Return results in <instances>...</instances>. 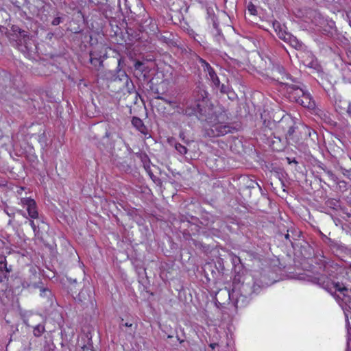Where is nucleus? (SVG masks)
I'll return each instance as SVG.
<instances>
[{
  "mask_svg": "<svg viewBox=\"0 0 351 351\" xmlns=\"http://www.w3.org/2000/svg\"><path fill=\"white\" fill-rule=\"evenodd\" d=\"M207 97L206 90L197 86L194 93V100L187 101L183 108L176 106L180 108L178 112L188 117L195 116L199 121L210 124V128L205 130V135L208 137L221 136L236 132V128L228 122L226 112L215 110Z\"/></svg>",
  "mask_w": 351,
  "mask_h": 351,
  "instance_id": "f257e3e1",
  "label": "nucleus"
},
{
  "mask_svg": "<svg viewBox=\"0 0 351 351\" xmlns=\"http://www.w3.org/2000/svg\"><path fill=\"white\" fill-rule=\"evenodd\" d=\"M114 129L107 122H101L91 129L90 138L95 141L100 149L111 147L114 145Z\"/></svg>",
  "mask_w": 351,
  "mask_h": 351,
  "instance_id": "f03ea898",
  "label": "nucleus"
},
{
  "mask_svg": "<svg viewBox=\"0 0 351 351\" xmlns=\"http://www.w3.org/2000/svg\"><path fill=\"white\" fill-rule=\"evenodd\" d=\"M263 286L256 283L253 280L247 282H243L239 287L240 295L237 297L233 302V304L236 308L244 306L248 302L247 299L251 297L253 293H258Z\"/></svg>",
  "mask_w": 351,
  "mask_h": 351,
  "instance_id": "7ed1b4c3",
  "label": "nucleus"
},
{
  "mask_svg": "<svg viewBox=\"0 0 351 351\" xmlns=\"http://www.w3.org/2000/svg\"><path fill=\"white\" fill-rule=\"evenodd\" d=\"M286 82L281 83L285 85L289 99L293 101L298 103L300 99L306 92L304 88V84L296 78H293L290 74L286 75Z\"/></svg>",
  "mask_w": 351,
  "mask_h": 351,
  "instance_id": "20e7f679",
  "label": "nucleus"
},
{
  "mask_svg": "<svg viewBox=\"0 0 351 351\" xmlns=\"http://www.w3.org/2000/svg\"><path fill=\"white\" fill-rule=\"evenodd\" d=\"M285 121H287L288 123H291L286 134V139L287 141L291 140L295 143H297L298 141V138L297 137L296 133L299 132L300 133H304L305 134L311 135V129L306 126H302L300 128H299L298 126H296L295 124L293 123V121L291 119H282L281 122L284 123Z\"/></svg>",
  "mask_w": 351,
  "mask_h": 351,
  "instance_id": "39448f33",
  "label": "nucleus"
},
{
  "mask_svg": "<svg viewBox=\"0 0 351 351\" xmlns=\"http://www.w3.org/2000/svg\"><path fill=\"white\" fill-rule=\"evenodd\" d=\"M43 317L41 315L35 314L29 317L27 319L26 324L33 328L34 335L40 337L45 331V325L42 323Z\"/></svg>",
  "mask_w": 351,
  "mask_h": 351,
  "instance_id": "423d86ee",
  "label": "nucleus"
},
{
  "mask_svg": "<svg viewBox=\"0 0 351 351\" xmlns=\"http://www.w3.org/2000/svg\"><path fill=\"white\" fill-rule=\"evenodd\" d=\"M11 31L13 32V34L16 37V38L21 43V45L23 44L25 50L22 49L23 51H28L29 50L28 47V42L30 40L29 32L27 30L22 29L18 25H12L11 27Z\"/></svg>",
  "mask_w": 351,
  "mask_h": 351,
  "instance_id": "0eeeda50",
  "label": "nucleus"
},
{
  "mask_svg": "<svg viewBox=\"0 0 351 351\" xmlns=\"http://www.w3.org/2000/svg\"><path fill=\"white\" fill-rule=\"evenodd\" d=\"M26 5L29 10V13L32 18L34 16H37L43 21H45L47 20V16H43L41 14L42 10H45V6L40 0H34L32 2L26 1Z\"/></svg>",
  "mask_w": 351,
  "mask_h": 351,
  "instance_id": "6e6552de",
  "label": "nucleus"
},
{
  "mask_svg": "<svg viewBox=\"0 0 351 351\" xmlns=\"http://www.w3.org/2000/svg\"><path fill=\"white\" fill-rule=\"evenodd\" d=\"M74 298L84 306L93 305V296L89 287L82 289Z\"/></svg>",
  "mask_w": 351,
  "mask_h": 351,
  "instance_id": "1a4fd4ad",
  "label": "nucleus"
},
{
  "mask_svg": "<svg viewBox=\"0 0 351 351\" xmlns=\"http://www.w3.org/2000/svg\"><path fill=\"white\" fill-rule=\"evenodd\" d=\"M234 287L232 289V293L230 292V289L227 288L219 289L215 295V302L218 303L219 305H224L226 302H229L230 300H232L234 298Z\"/></svg>",
  "mask_w": 351,
  "mask_h": 351,
  "instance_id": "9d476101",
  "label": "nucleus"
},
{
  "mask_svg": "<svg viewBox=\"0 0 351 351\" xmlns=\"http://www.w3.org/2000/svg\"><path fill=\"white\" fill-rule=\"evenodd\" d=\"M21 203L23 206H26L28 215L30 218L37 219L38 217L37 206L34 199L29 197L21 198Z\"/></svg>",
  "mask_w": 351,
  "mask_h": 351,
  "instance_id": "9b49d317",
  "label": "nucleus"
},
{
  "mask_svg": "<svg viewBox=\"0 0 351 351\" xmlns=\"http://www.w3.org/2000/svg\"><path fill=\"white\" fill-rule=\"evenodd\" d=\"M312 282L326 290L335 298H339L335 292H332V287H330V280L326 275H320L318 277H314Z\"/></svg>",
  "mask_w": 351,
  "mask_h": 351,
  "instance_id": "f8f14e48",
  "label": "nucleus"
},
{
  "mask_svg": "<svg viewBox=\"0 0 351 351\" xmlns=\"http://www.w3.org/2000/svg\"><path fill=\"white\" fill-rule=\"evenodd\" d=\"M117 73L118 77L120 80H121L122 77L125 78V86L127 87L130 95L134 97V104H136L137 103L138 97H140V95L137 91H136L132 82L129 79L128 76L124 71L119 70Z\"/></svg>",
  "mask_w": 351,
  "mask_h": 351,
  "instance_id": "ddd939ff",
  "label": "nucleus"
},
{
  "mask_svg": "<svg viewBox=\"0 0 351 351\" xmlns=\"http://www.w3.org/2000/svg\"><path fill=\"white\" fill-rule=\"evenodd\" d=\"M199 62L204 71L208 72V78L215 86H219V79L213 67L204 59L200 58Z\"/></svg>",
  "mask_w": 351,
  "mask_h": 351,
  "instance_id": "4468645a",
  "label": "nucleus"
},
{
  "mask_svg": "<svg viewBox=\"0 0 351 351\" xmlns=\"http://www.w3.org/2000/svg\"><path fill=\"white\" fill-rule=\"evenodd\" d=\"M134 75L137 78L141 79L142 77L144 80L147 79L149 69L144 62L136 60L134 64Z\"/></svg>",
  "mask_w": 351,
  "mask_h": 351,
  "instance_id": "2eb2a0df",
  "label": "nucleus"
},
{
  "mask_svg": "<svg viewBox=\"0 0 351 351\" xmlns=\"http://www.w3.org/2000/svg\"><path fill=\"white\" fill-rule=\"evenodd\" d=\"M207 14L208 17L210 19L213 27L215 29V33H214V35L216 36L217 40L219 43L221 41V38H223L222 36L221 35V31L218 28V23H217L216 16L215 15L214 11L212 8L208 7L206 8Z\"/></svg>",
  "mask_w": 351,
  "mask_h": 351,
  "instance_id": "dca6fc26",
  "label": "nucleus"
},
{
  "mask_svg": "<svg viewBox=\"0 0 351 351\" xmlns=\"http://www.w3.org/2000/svg\"><path fill=\"white\" fill-rule=\"evenodd\" d=\"M304 108L313 109L315 106V104L309 93L305 92L303 96L300 99L298 103Z\"/></svg>",
  "mask_w": 351,
  "mask_h": 351,
  "instance_id": "f3484780",
  "label": "nucleus"
},
{
  "mask_svg": "<svg viewBox=\"0 0 351 351\" xmlns=\"http://www.w3.org/2000/svg\"><path fill=\"white\" fill-rule=\"evenodd\" d=\"M132 124L142 134H147V129L140 118L134 117L132 119Z\"/></svg>",
  "mask_w": 351,
  "mask_h": 351,
  "instance_id": "a211bd4d",
  "label": "nucleus"
},
{
  "mask_svg": "<svg viewBox=\"0 0 351 351\" xmlns=\"http://www.w3.org/2000/svg\"><path fill=\"white\" fill-rule=\"evenodd\" d=\"M11 271H12V266L8 265L5 256L0 254V273L10 274Z\"/></svg>",
  "mask_w": 351,
  "mask_h": 351,
  "instance_id": "6ab92c4d",
  "label": "nucleus"
},
{
  "mask_svg": "<svg viewBox=\"0 0 351 351\" xmlns=\"http://www.w3.org/2000/svg\"><path fill=\"white\" fill-rule=\"evenodd\" d=\"M206 226H208L209 230H214L216 233H219L220 231V229L223 227V221L219 219H217L216 221H213L210 223L209 222L204 224Z\"/></svg>",
  "mask_w": 351,
  "mask_h": 351,
  "instance_id": "aec40b11",
  "label": "nucleus"
},
{
  "mask_svg": "<svg viewBox=\"0 0 351 351\" xmlns=\"http://www.w3.org/2000/svg\"><path fill=\"white\" fill-rule=\"evenodd\" d=\"M171 34L160 35L159 40L169 47H177L176 42L173 40Z\"/></svg>",
  "mask_w": 351,
  "mask_h": 351,
  "instance_id": "412c9836",
  "label": "nucleus"
},
{
  "mask_svg": "<svg viewBox=\"0 0 351 351\" xmlns=\"http://www.w3.org/2000/svg\"><path fill=\"white\" fill-rule=\"evenodd\" d=\"M287 43H289L293 48L298 49L302 47V43L297 39V38L293 35L288 36Z\"/></svg>",
  "mask_w": 351,
  "mask_h": 351,
  "instance_id": "4be33fe9",
  "label": "nucleus"
},
{
  "mask_svg": "<svg viewBox=\"0 0 351 351\" xmlns=\"http://www.w3.org/2000/svg\"><path fill=\"white\" fill-rule=\"evenodd\" d=\"M90 62L98 70L103 66V61L100 58L95 57L93 53H90Z\"/></svg>",
  "mask_w": 351,
  "mask_h": 351,
  "instance_id": "5701e85b",
  "label": "nucleus"
},
{
  "mask_svg": "<svg viewBox=\"0 0 351 351\" xmlns=\"http://www.w3.org/2000/svg\"><path fill=\"white\" fill-rule=\"evenodd\" d=\"M137 158H138L143 163V166L150 163V160L148 156L145 153L137 152L135 154Z\"/></svg>",
  "mask_w": 351,
  "mask_h": 351,
  "instance_id": "b1692460",
  "label": "nucleus"
},
{
  "mask_svg": "<svg viewBox=\"0 0 351 351\" xmlns=\"http://www.w3.org/2000/svg\"><path fill=\"white\" fill-rule=\"evenodd\" d=\"M330 287L332 288L334 287L336 291L342 293L344 295H346L344 292L348 291V289L344 286H341L339 282H335L330 281Z\"/></svg>",
  "mask_w": 351,
  "mask_h": 351,
  "instance_id": "393cba45",
  "label": "nucleus"
},
{
  "mask_svg": "<svg viewBox=\"0 0 351 351\" xmlns=\"http://www.w3.org/2000/svg\"><path fill=\"white\" fill-rule=\"evenodd\" d=\"M175 149L182 155H184L187 153V148L185 145H182L181 143H176L174 145Z\"/></svg>",
  "mask_w": 351,
  "mask_h": 351,
  "instance_id": "a878e982",
  "label": "nucleus"
},
{
  "mask_svg": "<svg viewBox=\"0 0 351 351\" xmlns=\"http://www.w3.org/2000/svg\"><path fill=\"white\" fill-rule=\"evenodd\" d=\"M277 35L279 37V38H280L281 40H283L284 41L287 42V40H288V36H289L291 35V34L287 33V32L283 31L282 29H280L278 32Z\"/></svg>",
  "mask_w": 351,
  "mask_h": 351,
  "instance_id": "bb28decb",
  "label": "nucleus"
},
{
  "mask_svg": "<svg viewBox=\"0 0 351 351\" xmlns=\"http://www.w3.org/2000/svg\"><path fill=\"white\" fill-rule=\"evenodd\" d=\"M155 99H159V100H162L165 103L170 105V106H173L176 104V101H173V100H170V99H168L167 98H165L162 96H160V95H158L155 97Z\"/></svg>",
  "mask_w": 351,
  "mask_h": 351,
  "instance_id": "cd10ccee",
  "label": "nucleus"
},
{
  "mask_svg": "<svg viewBox=\"0 0 351 351\" xmlns=\"http://www.w3.org/2000/svg\"><path fill=\"white\" fill-rule=\"evenodd\" d=\"M143 168L145 169L146 172L148 173V175L149 176L151 179L154 181L156 176L154 175V173L151 169L150 163L148 165H144Z\"/></svg>",
  "mask_w": 351,
  "mask_h": 351,
  "instance_id": "c85d7f7f",
  "label": "nucleus"
},
{
  "mask_svg": "<svg viewBox=\"0 0 351 351\" xmlns=\"http://www.w3.org/2000/svg\"><path fill=\"white\" fill-rule=\"evenodd\" d=\"M19 15L25 18L26 19L30 20L32 19V16L29 14V13H27L26 11L22 10L20 8H19Z\"/></svg>",
  "mask_w": 351,
  "mask_h": 351,
  "instance_id": "c756f323",
  "label": "nucleus"
},
{
  "mask_svg": "<svg viewBox=\"0 0 351 351\" xmlns=\"http://www.w3.org/2000/svg\"><path fill=\"white\" fill-rule=\"evenodd\" d=\"M220 88V92L223 94H228L230 92V87L228 85L222 84L218 86Z\"/></svg>",
  "mask_w": 351,
  "mask_h": 351,
  "instance_id": "7c9ffc66",
  "label": "nucleus"
},
{
  "mask_svg": "<svg viewBox=\"0 0 351 351\" xmlns=\"http://www.w3.org/2000/svg\"><path fill=\"white\" fill-rule=\"evenodd\" d=\"M341 102H342L341 100H339V101H335L336 110H339L340 112H341V110L347 109V108H346L345 106L344 107L342 106V104H341Z\"/></svg>",
  "mask_w": 351,
  "mask_h": 351,
  "instance_id": "2f4dec72",
  "label": "nucleus"
},
{
  "mask_svg": "<svg viewBox=\"0 0 351 351\" xmlns=\"http://www.w3.org/2000/svg\"><path fill=\"white\" fill-rule=\"evenodd\" d=\"M30 226L32 228L35 234L36 235L39 231L38 226L36 225L33 220H30Z\"/></svg>",
  "mask_w": 351,
  "mask_h": 351,
  "instance_id": "473e14b6",
  "label": "nucleus"
},
{
  "mask_svg": "<svg viewBox=\"0 0 351 351\" xmlns=\"http://www.w3.org/2000/svg\"><path fill=\"white\" fill-rule=\"evenodd\" d=\"M179 136L185 144L189 145L191 141L188 139H186V136L184 132H180Z\"/></svg>",
  "mask_w": 351,
  "mask_h": 351,
  "instance_id": "72a5a7b5",
  "label": "nucleus"
},
{
  "mask_svg": "<svg viewBox=\"0 0 351 351\" xmlns=\"http://www.w3.org/2000/svg\"><path fill=\"white\" fill-rule=\"evenodd\" d=\"M65 278H66V280L68 282H69L71 285H73V284H76L77 283V279L76 278H73L72 277H69L68 276H65Z\"/></svg>",
  "mask_w": 351,
  "mask_h": 351,
  "instance_id": "f704fd0d",
  "label": "nucleus"
},
{
  "mask_svg": "<svg viewBox=\"0 0 351 351\" xmlns=\"http://www.w3.org/2000/svg\"><path fill=\"white\" fill-rule=\"evenodd\" d=\"M62 22V19L60 16H57L53 19V20L51 22V24L53 25H58Z\"/></svg>",
  "mask_w": 351,
  "mask_h": 351,
  "instance_id": "c9c22d12",
  "label": "nucleus"
},
{
  "mask_svg": "<svg viewBox=\"0 0 351 351\" xmlns=\"http://www.w3.org/2000/svg\"><path fill=\"white\" fill-rule=\"evenodd\" d=\"M273 26L275 29V31L278 33L280 29H282L280 24L278 22L274 23Z\"/></svg>",
  "mask_w": 351,
  "mask_h": 351,
  "instance_id": "e433bc0d",
  "label": "nucleus"
},
{
  "mask_svg": "<svg viewBox=\"0 0 351 351\" xmlns=\"http://www.w3.org/2000/svg\"><path fill=\"white\" fill-rule=\"evenodd\" d=\"M327 204H328V205L329 206H330V207H332V206L335 207V206H337V202H334L333 200L328 201V202H327Z\"/></svg>",
  "mask_w": 351,
  "mask_h": 351,
  "instance_id": "4c0bfd02",
  "label": "nucleus"
},
{
  "mask_svg": "<svg viewBox=\"0 0 351 351\" xmlns=\"http://www.w3.org/2000/svg\"><path fill=\"white\" fill-rule=\"evenodd\" d=\"M322 168L329 175V176L330 177H333L334 176V174L332 172V171L330 170H328V169H324V167H322Z\"/></svg>",
  "mask_w": 351,
  "mask_h": 351,
  "instance_id": "58836bf2",
  "label": "nucleus"
},
{
  "mask_svg": "<svg viewBox=\"0 0 351 351\" xmlns=\"http://www.w3.org/2000/svg\"><path fill=\"white\" fill-rule=\"evenodd\" d=\"M248 10L251 12V14H254V12H256V9L253 5L251 7H249Z\"/></svg>",
  "mask_w": 351,
  "mask_h": 351,
  "instance_id": "ea45409f",
  "label": "nucleus"
},
{
  "mask_svg": "<svg viewBox=\"0 0 351 351\" xmlns=\"http://www.w3.org/2000/svg\"><path fill=\"white\" fill-rule=\"evenodd\" d=\"M274 139H275V140H274V141H273V145H274V144H275L276 143H277V142H279V143H280V142L281 141V139H280V138H279V137H276V136H274Z\"/></svg>",
  "mask_w": 351,
  "mask_h": 351,
  "instance_id": "a19ab883",
  "label": "nucleus"
},
{
  "mask_svg": "<svg viewBox=\"0 0 351 351\" xmlns=\"http://www.w3.org/2000/svg\"><path fill=\"white\" fill-rule=\"evenodd\" d=\"M287 160L289 164L291 162H294L295 164L298 163V162L296 161V160L295 158H293L292 160H291V159L289 158H287Z\"/></svg>",
  "mask_w": 351,
  "mask_h": 351,
  "instance_id": "79ce46f5",
  "label": "nucleus"
},
{
  "mask_svg": "<svg viewBox=\"0 0 351 351\" xmlns=\"http://www.w3.org/2000/svg\"><path fill=\"white\" fill-rule=\"evenodd\" d=\"M70 291H71L72 295H73V293H77V289L75 288H73V287H70Z\"/></svg>",
  "mask_w": 351,
  "mask_h": 351,
  "instance_id": "37998d69",
  "label": "nucleus"
},
{
  "mask_svg": "<svg viewBox=\"0 0 351 351\" xmlns=\"http://www.w3.org/2000/svg\"><path fill=\"white\" fill-rule=\"evenodd\" d=\"M314 64H314V62H313V61H311L310 63H308V64H307V66H309V67H311V68H313V67H314Z\"/></svg>",
  "mask_w": 351,
  "mask_h": 351,
  "instance_id": "c03bdc74",
  "label": "nucleus"
},
{
  "mask_svg": "<svg viewBox=\"0 0 351 351\" xmlns=\"http://www.w3.org/2000/svg\"><path fill=\"white\" fill-rule=\"evenodd\" d=\"M177 339H178V341H179V342L180 343H182L184 342V340L180 339V337L178 336H177Z\"/></svg>",
  "mask_w": 351,
  "mask_h": 351,
  "instance_id": "a18cd8bd",
  "label": "nucleus"
},
{
  "mask_svg": "<svg viewBox=\"0 0 351 351\" xmlns=\"http://www.w3.org/2000/svg\"><path fill=\"white\" fill-rule=\"evenodd\" d=\"M123 325H124L125 326H126V327H131V326H132V324H129V323H128V322H127V323H125Z\"/></svg>",
  "mask_w": 351,
  "mask_h": 351,
  "instance_id": "49530a36",
  "label": "nucleus"
},
{
  "mask_svg": "<svg viewBox=\"0 0 351 351\" xmlns=\"http://www.w3.org/2000/svg\"><path fill=\"white\" fill-rule=\"evenodd\" d=\"M285 237V239H287V240H289V241H290V236H289V234L288 233H287V234H286Z\"/></svg>",
  "mask_w": 351,
  "mask_h": 351,
  "instance_id": "de8ad7c7",
  "label": "nucleus"
},
{
  "mask_svg": "<svg viewBox=\"0 0 351 351\" xmlns=\"http://www.w3.org/2000/svg\"><path fill=\"white\" fill-rule=\"evenodd\" d=\"M43 293H45L46 291H49V290L46 288H42L41 290H40Z\"/></svg>",
  "mask_w": 351,
  "mask_h": 351,
  "instance_id": "09e8293b",
  "label": "nucleus"
},
{
  "mask_svg": "<svg viewBox=\"0 0 351 351\" xmlns=\"http://www.w3.org/2000/svg\"><path fill=\"white\" fill-rule=\"evenodd\" d=\"M123 167L124 170H128V169H130V167H129V165H126V167H125V165H123Z\"/></svg>",
  "mask_w": 351,
  "mask_h": 351,
  "instance_id": "8fccbe9b",
  "label": "nucleus"
},
{
  "mask_svg": "<svg viewBox=\"0 0 351 351\" xmlns=\"http://www.w3.org/2000/svg\"><path fill=\"white\" fill-rule=\"evenodd\" d=\"M216 345H217L216 343H211V344L210 345V346L212 348H215V346H216Z\"/></svg>",
  "mask_w": 351,
  "mask_h": 351,
  "instance_id": "3c124183",
  "label": "nucleus"
},
{
  "mask_svg": "<svg viewBox=\"0 0 351 351\" xmlns=\"http://www.w3.org/2000/svg\"><path fill=\"white\" fill-rule=\"evenodd\" d=\"M274 149H275V147H274ZM276 150H280V149H281V148L276 147Z\"/></svg>",
  "mask_w": 351,
  "mask_h": 351,
  "instance_id": "603ef678",
  "label": "nucleus"
},
{
  "mask_svg": "<svg viewBox=\"0 0 351 351\" xmlns=\"http://www.w3.org/2000/svg\"><path fill=\"white\" fill-rule=\"evenodd\" d=\"M168 337V338H172V337H173V336H172V335H168V337Z\"/></svg>",
  "mask_w": 351,
  "mask_h": 351,
  "instance_id": "864d4df0",
  "label": "nucleus"
},
{
  "mask_svg": "<svg viewBox=\"0 0 351 351\" xmlns=\"http://www.w3.org/2000/svg\"><path fill=\"white\" fill-rule=\"evenodd\" d=\"M128 150H129V152H130V153L132 152V149L131 148H129Z\"/></svg>",
  "mask_w": 351,
  "mask_h": 351,
  "instance_id": "5fc2aeb1",
  "label": "nucleus"
},
{
  "mask_svg": "<svg viewBox=\"0 0 351 351\" xmlns=\"http://www.w3.org/2000/svg\"><path fill=\"white\" fill-rule=\"evenodd\" d=\"M128 9H129V10H130V13H132V11L130 10V8H128Z\"/></svg>",
  "mask_w": 351,
  "mask_h": 351,
  "instance_id": "6e6d98bb",
  "label": "nucleus"
}]
</instances>
